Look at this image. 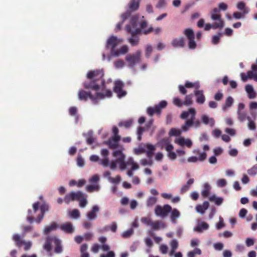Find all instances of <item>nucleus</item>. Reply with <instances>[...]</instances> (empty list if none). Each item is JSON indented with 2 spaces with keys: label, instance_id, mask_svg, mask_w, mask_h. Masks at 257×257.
<instances>
[{
  "label": "nucleus",
  "instance_id": "1",
  "mask_svg": "<svg viewBox=\"0 0 257 257\" xmlns=\"http://www.w3.org/2000/svg\"><path fill=\"white\" fill-rule=\"evenodd\" d=\"M104 73L102 70H95L90 71L87 75L88 81L84 82V87L98 91L105 88V81L103 79Z\"/></svg>",
  "mask_w": 257,
  "mask_h": 257
},
{
  "label": "nucleus",
  "instance_id": "2",
  "mask_svg": "<svg viewBox=\"0 0 257 257\" xmlns=\"http://www.w3.org/2000/svg\"><path fill=\"white\" fill-rule=\"evenodd\" d=\"M196 110L194 108H191L188 111H183L181 115L180 118L182 119H186L190 114V117L186 120L184 125L181 126V130L183 132H187L189 130V128L192 126L195 127H199L201 125V122L198 119H195Z\"/></svg>",
  "mask_w": 257,
  "mask_h": 257
},
{
  "label": "nucleus",
  "instance_id": "3",
  "mask_svg": "<svg viewBox=\"0 0 257 257\" xmlns=\"http://www.w3.org/2000/svg\"><path fill=\"white\" fill-rule=\"evenodd\" d=\"M112 92L110 90H106L104 93L97 92L95 96L92 94L90 92H86L84 90H79L78 93V98L80 100L86 101L90 98L93 103L96 104L98 99H103L105 97H111Z\"/></svg>",
  "mask_w": 257,
  "mask_h": 257
},
{
  "label": "nucleus",
  "instance_id": "4",
  "mask_svg": "<svg viewBox=\"0 0 257 257\" xmlns=\"http://www.w3.org/2000/svg\"><path fill=\"white\" fill-rule=\"evenodd\" d=\"M12 238L18 247L20 248L24 245V249L25 251L29 250L32 246V243L31 241H25L22 239L21 236L18 234H14Z\"/></svg>",
  "mask_w": 257,
  "mask_h": 257
},
{
  "label": "nucleus",
  "instance_id": "5",
  "mask_svg": "<svg viewBox=\"0 0 257 257\" xmlns=\"http://www.w3.org/2000/svg\"><path fill=\"white\" fill-rule=\"evenodd\" d=\"M141 51H137L135 54L127 55L125 57V60L128 63V66L132 68L137 63H139L141 61Z\"/></svg>",
  "mask_w": 257,
  "mask_h": 257
},
{
  "label": "nucleus",
  "instance_id": "6",
  "mask_svg": "<svg viewBox=\"0 0 257 257\" xmlns=\"http://www.w3.org/2000/svg\"><path fill=\"white\" fill-rule=\"evenodd\" d=\"M137 17H133L131 20L130 25H127L125 27L126 31L132 35H137L141 32V29L137 28Z\"/></svg>",
  "mask_w": 257,
  "mask_h": 257
},
{
  "label": "nucleus",
  "instance_id": "7",
  "mask_svg": "<svg viewBox=\"0 0 257 257\" xmlns=\"http://www.w3.org/2000/svg\"><path fill=\"white\" fill-rule=\"evenodd\" d=\"M123 42L122 39H118L116 37L112 36L107 40L106 48L107 49L111 50V55H112L113 51H115L116 47Z\"/></svg>",
  "mask_w": 257,
  "mask_h": 257
},
{
  "label": "nucleus",
  "instance_id": "8",
  "mask_svg": "<svg viewBox=\"0 0 257 257\" xmlns=\"http://www.w3.org/2000/svg\"><path fill=\"white\" fill-rule=\"evenodd\" d=\"M172 211V207L170 205L166 204L162 207L160 205H157L155 209V214L161 217L166 216L168 214Z\"/></svg>",
  "mask_w": 257,
  "mask_h": 257
},
{
  "label": "nucleus",
  "instance_id": "9",
  "mask_svg": "<svg viewBox=\"0 0 257 257\" xmlns=\"http://www.w3.org/2000/svg\"><path fill=\"white\" fill-rule=\"evenodd\" d=\"M84 194L81 191H77L76 192H71L64 197V202L68 204L70 202V201L75 200L79 201L81 197H84Z\"/></svg>",
  "mask_w": 257,
  "mask_h": 257
},
{
  "label": "nucleus",
  "instance_id": "10",
  "mask_svg": "<svg viewBox=\"0 0 257 257\" xmlns=\"http://www.w3.org/2000/svg\"><path fill=\"white\" fill-rule=\"evenodd\" d=\"M123 86V83L121 81L115 82L113 91L119 98L123 97L126 94V92L122 89Z\"/></svg>",
  "mask_w": 257,
  "mask_h": 257
},
{
  "label": "nucleus",
  "instance_id": "11",
  "mask_svg": "<svg viewBox=\"0 0 257 257\" xmlns=\"http://www.w3.org/2000/svg\"><path fill=\"white\" fill-rule=\"evenodd\" d=\"M120 140V139H119L118 137H112L105 142L104 144L107 145L111 149H117L120 147V146H122L119 145Z\"/></svg>",
  "mask_w": 257,
  "mask_h": 257
},
{
  "label": "nucleus",
  "instance_id": "12",
  "mask_svg": "<svg viewBox=\"0 0 257 257\" xmlns=\"http://www.w3.org/2000/svg\"><path fill=\"white\" fill-rule=\"evenodd\" d=\"M211 18L213 21H216L215 23H222V28L224 26V22L221 19L220 10L216 8H214L210 12Z\"/></svg>",
  "mask_w": 257,
  "mask_h": 257
},
{
  "label": "nucleus",
  "instance_id": "13",
  "mask_svg": "<svg viewBox=\"0 0 257 257\" xmlns=\"http://www.w3.org/2000/svg\"><path fill=\"white\" fill-rule=\"evenodd\" d=\"M244 107L245 105L242 103H239L238 105L237 117L240 121H244L247 117L246 112L243 111Z\"/></svg>",
  "mask_w": 257,
  "mask_h": 257
},
{
  "label": "nucleus",
  "instance_id": "14",
  "mask_svg": "<svg viewBox=\"0 0 257 257\" xmlns=\"http://www.w3.org/2000/svg\"><path fill=\"white\" fill-rule=\"evenodd\" d=\"M40 209L41 210V214H39L38 217L35 219V221L38 224H39L43 220L45 213L49 210V206L47 204L43 203L40 206Z\"/></svg>",
  "mask_w": 257,
  "mask_h": 257
},
{
  "label": "nucleus",
  "instance_id": "15",
  "mask_svg": "<svg viewBox=\"0 0 257 257\" xmlns=\"http://www.w3.org/2000/svg\"><path fill=\"white\" fill-rule=\"evenodd\" d=\"M60 228L64 232L70 234L72 233L74 231L72 224L69 222L62 224L60 226Z\"/></svg>",
  "mask_w": 257,
  "mask_h": 257
},
{
  "label": "nucleus",
  "instance_id": "16",
  "mask_svg": "<svg viewBox=\"0 0 257 257\" xmlns=\"http://www.w3.org/2000/svg\"><path fill=\"white\" fill-rule=\"evenodd\" d=\"M194 94L196 96V101L197 103L202 104L205 101V97L203 90H195Z\"/></svg>",
  "mask_w": 257,
  "mask_h": 257
},
{
  "label": "nucleus",
  "instance_id": "17",
  "mask_svg": "<svg viewBox=\"0 0 257 257\" xmlns=\"http://www.w3.org/2000/svg\"><path fill=\"white\" fill-rule=\"evenodd\" d=\"M171 44L174 47L183 48L185 45V40L183 37L175 38L172 40Z\"/></svg>",
  "mask_w": 257,
  "mask_h": 257
},
{
  "label": "nucleus",
  "instance_id": "18",
  "mask_svg": "<svg viewBox=\"0 0 257 257\" xmlns=\"http://www.w3.org/2000/svg\"><path fill=\"white\" fill-rule=\"evenodd\" d=\"M237 9L241 11L242 13H243V15H246L249 13L250 11V9L246 7V4L243 2H239L236 6Z\"/></svg>",
  "mask_w": 257,
  "mask_h": 257
},
{
  "label": "nucleus",
  "instance_id": "19",
  "mask_svg": "<svg viewBox=\"0 0 257 257\" xmlns=\"http://www.w3.org/2000/svg\"><path fill=\"white\" fill-rule=\"evenodd\" d=\"M175 143L181 146L186 145L188 148H191L192 145V142L189 139H185L184 138H180L175 141Z\"/></svg>",
  "mask_w": 257,
  "mask_h": 257
},
{
  "label": "nucleus",
  "instance_id": "20",
  "mask_svg": "<svg viewBox=\"0 0 257 257\" xmlns=\"http://www.w3.org/2000/svg\"><path fill=\"white\" fill-rule=\"evenodd\" d=\"M209 206V203L208 201H204L202 205H197L195 209L197 212L203 214L206 210H207Z\"/></svg>",
  "mask_w": 257,
  "mask_h": 257
},
{
  "label": "nucleus",
  "instance_id": "21",
  "mask_svg": "<svg viewBox=\"0 0 257 257\" xmlns=\"http://www.w3.org/2000/svg\"><path fill=\"white\" fill-rule=\"evenodd\" d=\"M140 0H131L128 4L129 10L131 12H134L139 8Z\"/></svg>",
  "mask_w": 257,
  "mask_h": 257
},
{
  "label": "nucleus",
  "instance_id": "22",
  "mask_svg": "<svg viewBox=\"0 0 257 257\" xmlns=\"http://www.w3.org/2000/svg\"><path fill=\"white\" fill-rule=\"evenodd\" d=\"M209 228V225L205 222H201L194 228V230L198 232H202L203 230H207Z\"/></svg>",
  "mask_w": 257,
  "mask_h": 257
},
{
  "label": "nucleus",
  "instance_id": "23",
  "mask_svg": "<svg viewBox=\"0 0 257 257\" xmlns=\"http://www.w3.org/2000/svg\"><path fill=\"white\" fill-rule=\"evenodd\" d=\"M128 50V47L126 45H123L119 49L115 50V51H113L112 56L117 57L120 55H124L127 53Z\"/></svg>",
  "mask_w": 257,
  "mask_h": 257
},
{
  "label": "nucleus",
  "instance_id": "24",
  "mask_svg": "<svg viewBox=\"0 0 257 257\" xmlns=\"http://www.w3.org/2000/svg\"><path fill=\"white\" fill-rule=\"evenodd\" d=\"M145 147H146L147 149H148V151H146V152L147 156L149 159L152 158L154 155V152L156 150L155 147L154 145L149 143L146 144Z\"/></svg>",
  "mask_w": 257,
  "mask_h": 257
},
{
  "label": "nucleus",
  "instance_id": "25",
  "mask_svg": "<svg viewBox=\"0 0 257 257\" xmlns=\"http://www.w3.org/2000/svg\"><path fill=\"white\" fill-rule=\"evenodd\" d=\"M245 89L248 93V97L249 99H253L256 97V93L254 91L253 87L250 84H247L245 87Z\"/></svg>",
  "mask_w": 257,
  "mask_h": 257
},
{
  "label": "nucleus",
  "instance_id": "26",
  "mask_svg": "<svg viewBox=\"0 0 257 257\" xmlns=\"http://www.w3.org/2000/svg\"><path fill=\"white\" fill-rule=\"evenodd\" d=\"M99 211V208L97 206H93L91 210L87 213V216L90 220L94 219L96 217V213Z\"/></svg>",
  "mask_w": 257,
  "mask_h": 257
},
{
  "label": "nucleus",
  "instance_id": "27",
  "mask_svg": "<svg viewBox=\"0 0 257 257\" xmlns=\"http://www.w3.org/2000/svg\"><path fill=\"white\" fill-rule=\"evenodd\" d=\"M151 226L153 229L158 230L161 228H165L166 227V224L163 221L158 220L155 222L152 221Z\"/></svg>",
  "mask_w": 257,
  "mask_h": 257
},
{
  "label": "nucleus",
  "instance_id": "28",
  "mask_svg": "<svg viewBox=\"0 0 257 257\" xmlns=\"http://www.w3.org/2000/svg\"><path fill=\"white\" fill-rule=\"evenodd\" d=\"M157 145L161 149H165L166 150V148L169 145H172L170 143V141L168 139L164 138L161 140H160L158 143Z\"/></svg>",
  "mask_w": 257,
  "mask_h": 257
},
{
  "label": "nucleus",
  "instance_id": "29",
  "mask_svg": "<svg viewBox=\"0 0 257 257\" xmlns=\"http://www.w3.org/2000/svg\"><path fill=\"white\" fill-rule=\"evenodd\" d=\"M222 28V23H214L212 24H206L205 25L204 30L205 31H208L210 29H216L218 28Z\"/></svg>",
  "mask_w": 257,
  "mask_h": 257
},
{
  "label": "nucleus",
  "instance_id": "30",
  "mask_svg": "<svg viewBox=\"0 0 257 257\" xmlns=\"http://www.w3.org/2000/svg\"><path fill=\"white\" fill-rule=\"evenodd\" d=\"M110 229L113 232H115L117 230V225L114 222H113L110 226L106 225L101 229L100 232L102 233L104 231H108Z\"/></svg>",
  "mask_w": 257,
  "mask_h": 257
},
{
  "label": "nucleus",
  "instance_id": "31",
  "mask_svg": "<svg viewBox=\"0 0 257 257\" xmlns=\"http://www.w3.org/2000/svg\"><path fill=\"white\" fill-rule=\"evenodd\" d=\"M124 160L125 158L123 157L117 158V161H118V164H119V168L121 170H124L126 168L127 165H129V161L127 162H125Z\"/></svg>",
  "mask_w": 257,
  "mask_h": 257
},
{
  "label": "nucleus",
  "instance_id": "32",
  "mask_svg": "<svg viewBox=\"0 0 257 257\" xmlns=\"http://www.w3.org/2000/svg\"><path fill=\"white\" fill-rule=\"evenodd\" d=\"M54 242L55 245V252L58 253H61L62 251V247L61 245L60 240L55 237L54 238Z\"/></svg>",
  "mask_w": 257,
  "mask_h": 257
},
{
  "label": "nucleus",
  "instance_id": "33",
  "mask_svg": "<svg viewBox=\"0 0 257 257\" xmlns=\"http://www.w3.org/2000/svg\"><path fill=\"white\" fill-rule=\"evenodd\" d=\"M180 216V213L177 209L175 208L172 210L170 216L172 222L175 223L176 222V219L179 218Z\"/></svg>",
  "mask_w": 257,
  "mask_h": 257
},
{
  "label": "nucleus",
  "instance_id": "34",
  "mask_svg": "<svg viewBox=\"0 0 257 257\" xmlns=\"http://www.w3.org/2000/svg\"><path fill=\"white\" fill-rule=\"evenodd\" d=\"M173 148V145H169L166 148V151L168 152V156L171 160H175L177 157L176 154L174 152H172Z\"/></svg>",
  "mask_w": 257,
  "mask_h": 257
},
{
  "label": "nucleus",
  "instance_id": "35",
  "mask_svg": "<svg viewBox=\"0 0 257 257\" xmlns=\"http://www.w3.org/2000/svg\"><path fill=\"white\" fill-rule=\"evenodd\" d=\"M58 226L56 222L52 223L50 225L46 226L44 229V233L45 234H49L52 231L55 230Z\"/></svg>",
  "mask_w": 257,
  "mask_h": 257
},
{
  "label": "nucleus",
  "instance_id": "36",
  "mask_svg": "<svg viewBox=\"0 0 257 257\" xmlns=\"http://www.w3.org/2000/svg\"><path fill=\"white\" fill-rule=\"evenodd\" d=\"M209 199L211 202H214L217 206L220 205L223 201L222 197H217L215 195L210 196Z\"/></svg>",
  "mask_w": 257,
  "mask_h": 257
},
{
  "label": "nucleus",
  "instance_id": "37",
  "mask_svg": "<svg viewBox=\"0 0 257 257\" xmlns=\"http://www.w3.org/2000/svg\"><path fill=\"white\" fill-rule=\"evenodd\" d=\"M184 34L186 36L188 39H194L195 35L193 30L190 28L186 29L184 31Z\"/></svg>",
  "mask_w": 257,
  "mask_h": 257
},
{
  "label": "nucleus",
  "instance_id": "38",
  "mask_svg": "<svg viewBox=\"0 0 257 257\" xmlns=\"http://www.w3.org/2000/svg\"><path fill=\"white\" fill-rule=\"evenodd\" d=\"M69 216L71 218L76 219L80 217V212L77 209H74L69 213Z\"/></svg>",
  "mask_w": 257,
  "mask_h": 257
},
{
  "label": "nucleus",
  "instance_id": "39",
  "mask_svg": "<svg viewBox=\"0 0 257 257\" xmlns=\"http://www.w3.org/2000/svg\"><path fill=\"white\" fill-rule=\"evenodd\" d=\"M119 150L117 151H115L113 152L112 155L113 157H117L119 156V157H124L125 156L122 153L123 150H124L123 146H120V147L118 148Z\"/></svg>",
  "mask_w": 257,
  "mask_h": 257
},
{
  "label": "nucleus",
  "instance_id": "40",
  "mask_svg": "<svg viewBox=\"0 0 257 257\" xmlns=\"http://www.w3.org/2000/svg\"><path fill=\"white\" fill-rule=\"evenodd\" d=\"M128 41L132 46H135L139 44V38L136 35H132V37L129 39Z\"/></svg>",
  "mask_w": 257,
  "mask_h": 257
},
{
  "label": "nucleus",
  "instance_id": "41",
  "mask_svg": "<svg viewBox=\"0 0 257 257\" xmlns=\"http://www.w3.org/2000/svg\"><path fill=\"white\" fill-rule=\"evenodd\" d=\"M192 97L193 95L192 94L187 95L185 96V100L183 101L184 105H190L192 104Z\"/></svg>",
  "mask_w": 257,
  "mask_h": 257
},
{
  "label": "nucleus",
  "instance_id": "42",
  "mask_svg": "<svg viewBox=\"0 0 257 257\" xmlns=\"http://www.w3.org/2000/svg\"><path fill=\"white\" fill-rule=\"evenodd\" d=\"M133 120L132 119L127 120L125 121H120L118 125L119 126H124L125 128L130 127L132 124Z\"/></svg>",
  "mask_w": 257,
  "mask_h": 257
},
{
  "label": "nucleus",
  "instance_id": "43",
  "mask_svg": "<svg viewBox=\"0 0 257 257\" xmlns=\"http://www.w3.org/2000/svg\"><path fill=\"white\" fill-rule=\"evenodd\" d=\"M161 29L160 28H157L154 29L152 27L149 28L148 30H145L143 31L144 34H148L152 32H154L156 34H159L161 32Z\"/></svg>",
  "mask_w": 257,
  "mask_h": 257
},
{
  "label": "nucleus",
  "instance_id": "44",
  "mask_svg": "<svg viewBox=\"0 0 257 257\" xmlns=\"http://www.w3.org/2000/svg\"><path fill=\"white\" fill-rule=\"evenodd\" d=\"M146 149L145 144L143 146H140L138 148L135 149L134 151L136 155H140L146 153Z\"/></svg>",
  "mask_w": 257,
  "mask_h": 257
},
{
  "label": "nucleus",
  "instance_id": "45",
  "mask_svg": "<svg viewBox=\"0 0 257 257\" xmlns=\"http://www.w3.org/2000/svg\"><path fill=\"white\" fill-rule=\"evenodd\" d=\"M185 87L186 88H192L194 87L195 89H197L200 87V85L199 83H192L189 81H187L185 84Z\"/></svg>",
  "mask_w": 257,
  "mask_h": 257
},
{
  "label": "nucleus",
  "instance_id": "46",
  "mask_svg": "<svg viewBox=\"0 0 257 257\" xmlns=\"http://www.w3.org/2000/svg\"><path fill=\"white\" fill-rule=\"evenodd\" d=\"M170 136H179L181 135V131L175 128H172L169 133Z\"/></svg>",
  "mask_w": 257,
  "mask_h": 257
},
{
  "label": "nucleus",
  "instance_id": "47",
  "mask_svg": "<svg viewBox=\"0 0 257 257\" xmlns=\"http://www.w3.org/2000/svg\"><path fill=\"white\" fill-rule=\"evenodd\" d=\"M157 202V198L155 197H150L147 200V205L148 207L153 206Z\"/></svg>",
  "mask_w": 257,
  "mask_h": 257
},
{
  "label": "nucleus",
  "instance_id": "48",
  "mask_svg": "<svg viewBox=\"0 0 257 257\" xmlns=\"http://www.w3.org/2000/svg\"><path fill=\"white\" fill-rule=\"evenodd\" d=\"M210 190V186L208 184H206L204 186V189L202 191L201 194L203 197H207L209 195Z\"/></svg>",
  "mask_w": 257,
  "mask_h": 257
},
{
  "label": "nucleus",
  "instance_id": "49",
  "mask_svg": "<svg viewBox=\"0 0 257 257\" xmlns=\"http://www.w3.org/2000/svg\"><path fill=\"white\" fill-rule=\"evenodd\" d=\"M86 195L84 194V197H81V199H79V206L80 207L83 208L86 206L87 204V201L86 199Z\"/></svg>",
  "mask_w": 257,
  "mask_h": 257
},
{
  "label": "nucleus",
  "instance_id": "50",
  "mask_svg": "<svg viewBox=\"0 0 257 257\" xmlns=\"http://www.w3.org/2000/svg\"><path fill=\"white\" fill-rule=\"evenodd\" d=\"M201 119L202 122L205 124H208L209 122H211L212 124L214 123L213 119H209V117L206 115H203L201 117Z\"/></svg>",
  "mask_w": 257,
  "mask_h": 257
},
{
  "label": "nucleus",
  "instance_id": "51",
  "mask_svg": "<svg viewBox=\"0 0 257 257\" xmlns=\"http://www.w3.org/2000/svg\"><path fill=\"white\" fill-rule=\"evenodd\" d=\"M173 103L175 105L179 107H181L184 105L183 102H182L179 97H175L173 99Z\"/></svg>",
  "mask_w": 257,
  "mask_h": 257
},
{
  "label": "nucleus",
  "instance_id": "52",
  "mask_svg": "<svg viewBox=\"0 0 257 257\" xmlns=\"http://www.w3.org/2000/svg\"><path fill=\"white\" fill-rule=\"evenodd\" d=\"M247 76L248 79H253L254 80L257 81V73L252 71H248L247 72Z\"/></svg>",
  "mask_w": 257,
  "mask_h": 257
},
{
  "label": "nucleus",
  "instance_id": "53",
  "mask_svg": "<svg viewBox=\"0 0 257 257\" xmlns=\"http://www.w3.org/2000/svg\"><path fill=\"white\" fill-rule=\"evenodd\" d=\"M233 102V99L231 96H228L225 100V105L224 108L230 107Z\"/></svg>",
  "mask_w": 257,
  "mask_h": 257
},
{
  "label": "nucleus",
  "instance_id": "54",
  "mask_svg": "<svg viewBox=\"0 0 257 257\" xmlns=\"http://www.w3.org/2000/svg\"><path fill=\"white\" fill-rule=\"evenodd\" d=\"M98 185H87L86 187V190L88 192H92L94 191L95 190H97L98 189Z\"/></svg>",
  "mask_w": 257,
  "mask_h": 257
},
{
  "label": "nucleus",
  "instance_id": "55",
  "mask_svg": "<svg viewBox=\"0 0 257 257\" xmlns=\"http://www.w3.org/2000/svg\"><path fill=\"white\" fill-rule=\"evenodd\" d=\"M129 165H132L131 169L133 171L137 170L139 168V165L134 162L133 158H130L129 159Z\"/></svg>",
  "mask_w": 257,
  "mask_h": 257
},
{
  "label": "nucleus",
  "instance_id": "56",
  "mask_svg": "<svg viewBox=\"0 0 257 257\" xmlns=\"http://www.w3.org/2000/svg\"><path fill=\"white\" fill-rule=\"evenodd\" d=\"M249 175H255L257 174V164L254 165L252 168L247 170Z\"/></svg>",
  "mask_w": 257,
  "mask_h": 257
},
{
  "label": "nucleus",
  "instance_id": "57",
  "mask_svg": "<svg viewBox=\"0 0 257 257\" xmlns=\"http://www.w3.org/2000/svg\"><path fill=\"white\" fill-rule=\"evenodd\" d=\"M222 36L221 33H218L217 35L212 37V42L214 44H217L219 43L220 37Z\"/></svg>",
  "mask_w": 257,
  "mask_h": 257
},
{
  "label": "nucleus",
  "instance_id": "58",
  "mask_svg": "<svg viewBox=\"0 0 257 257\" xmlns=\"http://www.w3.org/2000/svg\"><path fill=\"white\" fill-rule=\"evenodd\" d=\"M153 52V48L151 45H147L146 48L145 55L147 58H149Z\"/></svg>",
  "mask_w": 257,
  "mask_h": 257
},
{
  "label": "nucleus",
  "instance_id": "59",
  "mask_svg": "<svg viewBox=\"0 0 257 257\" xmlns=\"http://www.w3.org/2000/svg\"><path fill=\"white\" fill-rule=\"evenodd\" d=\"M95 139L93 137L92 133H89L86 139V142L88 145H91L94 142Z\"/></svg>",
  "mask_w": 257,
  "mask_h": 257
},
{
  "label": "nucleus",
  "instance_id": "60",
  "mask_svg": "<svg viewBox=\"0 0 257 257\" xmlns=\"http://www.w3.org/2000/svg\"><path fill=\"white\" fill-rule=\"evenodd\" d=\"M108 180L111 183L117 184L120 181L121 177L119 175L116 176L115 178L109 177H108Z\"/></svg>",
  "mask_w": 257,
  "mask_h": 257
},
{
  "label": "nucleus",
  "instance_id": "61",
  "mask_svg": "<svg viewBox=\"0 0 257 257\" xmlns=\"http://www.w3.org/2000/svg\"><path fill=\"white\" fill-rule=\"evenodd\" d=\"M132 12H131V11H130L128 10L127 11H126L124 13H123L121 15V17L122 21H123V22H124V21L125 20L127 19L131 16Z\"/></svg>",
  "mask_w": 257,
  "mask_h": 257
},
{
  "label": "nucleus",
  "instance_id": "62",
  "mask_svg": "<svg viewBox=\"0 0 257 257\" xmlns=\"http://www.w3.org/2000/svg\"><path fill=\"white\" fill-rule=\"evenodd\" d=\"M188 47L191 49H194L196 47V44L194 41V39H188Z\"/></svg>",
  "mask_w": 257,
  "mask_h": 257
},
{
  "label": "nucleus",
  "instance_id": "63",
  "mask_svg": "<svg viewBox=\"0 0 257 257\" xmlns=\"http://www.w3.org/2000/svg\"><path fill=\"white\" fill-rule=\"evenodd\" d=\"M141 221L142 223H143L146 225L151 226L153 221L150 218L143 217L141 218Z\"/></svg>",
  "mask_w": 257,
  "mask_h": 257
},
{
  "label": "nucleus",
  "instance_id": "64",
  "mask_svg": "<svg viewBox=\"0 0 257 257\" xmlns=\"http://www.w3.org/2000/svg\"><path fill=\"white\" fill-rule=\"evenodd\" d=\"M166 5L167 3L165 0H159L156 7L158 9H161L164 8L166 6Z\"/></svg>",
  "mask_w": 257,
  "mask_h": 257
}]
</instances>
